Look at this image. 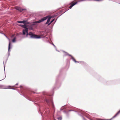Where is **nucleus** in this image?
<instances>
[{"label": "nucleus", "mask_w": 120, "mask_h": 120, "mask_svg": "<svg viewBox=\"0 0 120 120\" xmlns=\"http://www.w3.org/2000/svg\"><path fill=\"white\" fill-rule=\"evenodd\" d=\"M28 34L30 36V37L31 38H40V37L39 36L34 34L33 33L31 32H29Z\"/></svg>", "instance_id": "7ed1b4c3"}, {"label": "nucleus", "mask_w": 120, "mask_h": 120, "mask_svg": "<svg viewBox=\"0 0 120 120\" xmlns=\"http://www.w3.org/2000/svg\"><path fill=\"white\" fill-rule=\"evenodd\" d=\"M120 113V110H119L115 115L113 116V118H114L117 116L118 114Z\"/></svg>", "instance_id": "1a4fd4ad"}, {"label": "nucleus", "mask_w": 120, "mask_h": 120, "mask_svg": "<svg viewBox=\"0 0 120 120\" xmlns=\"http://www.w3.org/2000/svg\"><path fill=\"white\" fill-rule=\"evenodd\" d=\"M48 18V16L44 17L41 19V20H39L38 21H35L32 23L31 25L32 26H34L36 25V24L37 23H40L42 22L44 20H46Z\"/></svg>", "instance_id": "f257e3e1"}, {"label": "nucleus", "mask_w": 120, "mask_h": 120, "mask_svg": "<svg viewBox=\"0 0 120 120\" xmlns=\"http://www.w3.org/2000/svg\"><path fill=\"white\" fill-rule=\"evenodd\" d=\"M11 43L10 42V41L9 42V46H8V51H9V50L10 49V46L11 45Z\"/></svg>", "instance_id": "9b49d317"}, {"label": "nucleus", "mask_w": 120, "mask_h": 120, "mask_svg": "<svg viewBox=\"0 0 120 120\" xmlns=\"http://www.w3.org/2000/svg\"><path fill=\"white\" fill-rule=\"evenodd\" d=\"M26 21L23 20L22 21H19L17 22H18L20 23H23L24 24H25L26 23Z\"/></svg>", "instance_id": "6e6552de"}, {"label": "nucleus", "mask_w": 120, "mask_h": 120, "mask_svg": "<svg viewBox=\"0 0 120 120\" xmlns=\"http://www.w3.org/2000/svg\"><path fill=\"white\" fill-rule=\"evenodd\" d=\"M51 18V17H50L48 18V19H47V22L45 23V24H49V22H50V21Z\"/></svg>", "instance_id": "0eeeda50"}, {"label": "nucleus", "mask_w": 120, "mask_h": 120, "mask_svg": "<svg viewBox=\"0 0 120 120\" xmlns=\"http://www.w3.org/2000/svg\"><path fill=\"white\" fill-rule=\"evenodd\" d=\"M68 55L69 56L71 57V59H72L73 61L75 62L76 63L78 62L76 60L75 58L72 56L68 54Z\"/></svg>", "instance_id": "423d86ee"}, {"label": "nucleus", "mask_w": 120, "mask_h": 120, "mask_svg": "<svg viewBox=\"0 0 120 120\" xmlns=\"http://www.w3.org/2000/svg\"><path fill=\"white\" fill-rule=\"evenodd\" d=\"M23 28H25V29L23 30V35H25L26 33L27 34V35H28V28L27 27L28 26L26 25H24L22 26Z\"/></svg>", "instance_id": "f03ea898"}, {"label": "nucleus", "mask_w": 120, "mask_h": 120, "mask_svg": "<svg viewBox=\"0 0 120 120\" xmlns=\"http://www.w3.org/2000/svg\"><path fill=\"white\" fill-rule=\"evenodd\" d=\"M78 2L76 1L75 0L74 1L70 3V4L71 5V6L69 7V8L70 9L73 6L76 4Z\"/></svg>", "instance_id": "20e7f679"}, {"label": "nucleus", "mask_w": 120, "mask_h": 120, "mask_svg": "<svg viewBox=\"0 0 120 120\" xmlns=\"http://www.w3.org/2000/svg\"><path fill=\"white\" fill-rule=\"evenodd\" d=\"M16 38L15 37L12 40V41L13 42H14L15 41Z\"/></svg>", "instance_id": "f8f14e48"}, {"label": "nucleus", "mask_w": 120, "mask_h": 120, "mask_svg": "<svg viewBox=\"0 0 120 120\" xmlns=\"http://www.w3.org/2000/svg\"><path fill=\"white\" fill-rule=\"evenodd\" d=\"M54 19H52L51 21V22H50V23H49V24H48V25L49 26V25L51 23H52V22L53 21H54Z\"/></svg>", "instance_id": "ddd939ff"}, {"label": "nucleus", "mask_w": 120, "mask_h": 120, "mask_svg": "<svg viewBox=\"0 0 120 120\" xmlns=\"http://www.w3.org/2000/svg\"><path fill=\"white\" fill-rule=\"evenodd\" d=\"M84 0H75L76 1H77L78 2L83 1Z\"/></svg>", "instance_id": "2eb2a0df"}, {"label": "nucleus", "mask_w": 120, "mask_h": 120, "mask_svg": "<svg viewBox=\"0 0 120 120\" xmlns=\"http://www.w3.org/2000/svg\"><path fill=\"white\" fill-rule=\"evenodd\" d=\"M28 28L30 30H32L33 29L32 26L31 25L29 26L28 27Z\"/></svg>", "instance_id": "9d476101"}, {"label": "nucleus", "mask_w": 120, "mask_h": 120, "mask_svg": "<svg viewBox=\"0 0 120 120\" xmlns=\"http://www.w3.org/2000/svg\"><path fill=\"white\" fill-rule=\"evenodd\" d=\"M18 85V83H17L15 84V85Z\"/></svg>", "instance_id": "f3484780"}, {"label": "nucleus", "mask_w": 120, "mask_h": 120, "mask_svg": "<svg viewBox=\"0 0 120 120\" xmlns=\"http://www.w3.org/2000/svg\"><path fill=\"white\" fill-rule=\"evenodd\" d=\"M15 9L19 11L20 12H22L23 11L26 10L25 9H22L20 7H15Z\"/></svg>", "instance_id": "39448f33"}, {"label": "nucleus", "mask_w": 120, "mask_h": 120, "mask_svg": "<svg viewBox=\"0 0 120 120\" xmlns=\"http://www.w3.org/2000/svg\"><path fill=\"white\" fill-rule=\"evenodd\" d=\"M8 88L11 89H13V87H11V86H9L8 87Z\"/></svg>", "instance_id": "4468645a"}, {"label": "nucleus", "mask_w": 120, "mask_h": 120, "mask_svg": "<svg viewBox=\"0 0 120 120\" xmlns=\"http://www.w3.org/2000/svg\"><path fill=\"white\" fill-rule=\"evenodd\" d=\"M45 101L48 103L49 102V101L48 99H46Z\"/></svg>", "instance_id": "dca6fc26"}]
</instances>
